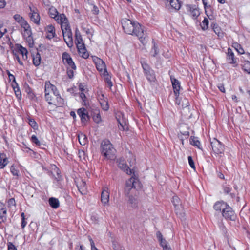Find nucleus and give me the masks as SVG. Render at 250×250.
Returning <instances> with one entry per match:
<instances>
[{
	"label": "nucleus",
	"mask_w": 250,
	"mask_h": 250,
	"mask_svg": "<svg viewBox=\"0 0 250 250\" xmlns=\"http://www.w3.org/2000/svg\"><path fill=\"white\" fill-rule=\"evenodd\" d=\"M169 3L171 7L175 10H179L181 7V3L178 0H169Z\"/></svg>",
	"instance_id": "obj_37"
},
{
	"label": "nucleus",
	"mask_w": 250,
	"mask_h": 250,
	"mask_svg": "<svg viewBox=\"0 0 250 250\" xmlns=\"http://www.w3.org/2000/svg\"><path fill=\"white\" fill-rule=\"evenodd\" d=\"M67 74L69 78L72 79L73 78L74 72L73 70L67 69Z\"/></svg>",
	"instance_id": "obj_55"
},
{
	"label": "nucleus",
	"mask_w": 250,
	"mask_h": 250,
	"mask_svg": "<svg viewBox=\"0 0 250 250\" xmlns=\"http://www.w3.org/2000/svg\"><path fill=\"white\" fill-rule=\"evenodd\" d=\"M121 23L125 33L137 37L143 45L147 42L148 37L144 33L143 27L138 22L125 18L122 19Z\"/></svg>",
	"instance_id": "obj_1"
},
{
	"label": "nucleus",
	"mask_w": 250,
	"mask_h": 250,
	"mask_svg": "<svg viewBox=\"0 0 250 250\" xmlns=\"http://www.w3.org/2000/svg\"><path fill=\"white\" fill-rule=\"evenodd\" d=\"M185 6L187 11L193 19H196L199 17L200 13L195 5L186 4Z\"/></svg>",
	"instance_id": "obj_10"
},
{
	"label": "nucleus",
	"mask_w": 250,
	"mask_h": 250,
	"mask_svg": "<svg viewBox=\"0 0 250 250\" xmlns=\"http://www.w3.org/2000/svg\"><path fill=\"white\" fill-rule=\"evenodd\" d=\"M8 77L10 81H12L11 83H17L16 82L15 78L13 75L9 74Z\"/></svg>",
	"instance_id": "obj_62"
},
{
	"label": "nucleus",
	"mask_w": 250,
	"mask_h": 250,
	"mask_svg": "<svg viewBox=\"0 0 250 250\" xmlns=\"http://www.w3.org/2000/svg\"><path fill=\"white\" fill-rule=\"evenodd\" d=\"M80 97L82 99L83 102L84 103V104H85V103L86 97L85 94L83 92H81L80 94Z\"/></svg>",
	"instance_id": "obj_59"
},
{
	"label": "nucleus",
	"mask_w": 250,
	"mask_h": 250,
	"mask_svg": "<svg viewBox=\"0 0 250 250\" xmlns=\"http://www.w3.org/2000/svg\"><path fill=\"white\" fill-rule=\"evenodd\" d=\"M7 29L1 26L0 27V38H1L3 37V36L7 32Z\"/></svg>",
	"instance_id": "obj_54"
},
{
	"label": "nucleus",
	"mask_w": 250,
	"mask_h": 250,
	"mask_svg": "<svg viewBox=\"0 0 250 250\" xmlns=\"http://www.w3.org/2000/svg\"><path fill=\"white\" fill-rule=\"evenodd\" d=\"M93 120L95 122L97 123H99L101 122V116L100 115L99 113H98L97 114L95 113V115L93 116Z\"/></svg>",
	"instance_id": "obj_47"
},
{
	"label": "nucleus",
	"mask_w": 250,
	"mask_h": 250,
	"mask_svg": "<svg viewBox=\"0 0 250 250\" xmlns=\"http://www.w3.org/2000/svg\"><path fill=\"white\" fill-rule=\"evenodd\" d=\"M89 240L90 242L91 250H99L95 246L94 242L90 236L88 237Z\"/></svg>",
	"instance_id": "obj_51"
},
{
	"label": "nucleus",
	"mask_w": 250,
	"mask_h": 250,
	"mask_svg": "<svg viewBox=\"0 0 250 250\" xmlns=\"http://www.w3.org/2000/svg\"><path fill=\"white\" fill-rule=\"evenodd\" d=\"M170 80L172 83L174 93L177 98L179 95V91L180 89V83L179 81L175 78L170 76Z\"/></svg>",
	"instance_id": "obj_15"
},
{
	"label": "nucleus",
	"mask_w": 250,
	"mask_h": 250,
	"mask_svg": "<svg viewBox=\"0 0 250 250\" xmlns=\"http://www.w3.org/2000/svg\"><path fill=\"white\" fill-rule=\"evenodd\" d=\"M78 52L80 56L84 59H86L89 56L88 52L87 51L84 43L80 44H76Z\"/></svg>",
	"instance_id": "obj_17"
},
{
	"label": "nucleus",
	"mask_w": 250,
	"mask_h": 250,
	"mask_svg": "<svg viewBox=\"0 0 250 250\" xmlns=\"http://www.w3.org/2000/svg\"><path fill=\"white\" fill-rule=\"evenodd\" d=\"M7 210L5 208L4 205L0 202V223H3L6 221L7 219Z\"/></svg>",
	"instance_id": "obj_19"
},
{
	"label": "nucleus",
	"mask_w": 250,
	"mask_h": 250,
	"mask_svg": "<svg viewBox=\"0 0 250 250\" xmlns=\"http://www.w3.org/2000/svg\"><path fill=\"white\" fill-rule=\"evenodd\" d=\"M226 59L228 62L233 64L234 66L237 65V59L235 57L232 50L229 47L228 49Z\"/></svg>",
	"instance_id": "obj_13"
},
{
	"label": "nucleus",
	"mask_w": 250,
	"mask_h": 250,
	"mask_svg": "<svg viewBox=\"0 0 250 250\" xmlns=\"http://www.w3.org/2000/svg\"><path fill=\"white\" fill-rule=\"evenodd\" d=\"M48 175L54 179V183L55 184L56 187L62 188V185L60 182L62 181V178L61 175H60L59 169L56 165L53 164L50 165L49 170H48Z\"/></svg>",
	"instance_id": "obj_2"
},
{
	"label": "nucleus",
	"mask_w": 250,
	"mask_h": 250,
	"mask_svg": "<svg viewBox=\"0 0 250 250\" xmlns=\"http://www.w3.org/2000/svg\"><path fill=\"white\" fill-rule=\"evenodd\" d=\"M188 163L190 167L193 169H195V166L194 162L193 160L192 157L191 156L188 157Z\"/></svg>",
	"instance_id": "obj_48"
},
{
	"label": "nucleus",
	"mask_w": 250,
	"mask_h": 250,
	"mask_svg": "<svg viewBox=\"0 0 250 250\" xmlns=\"http://www.w3.org/2000/svg\"><path fill=\"white\" fill-rule=\"evenodd\" d=\"M14 19L18 22L21 26L22 25V22H26V21L23 19V18L19 14H16L14 16Z\"/></svg>",
	"instance_id": "obj_43"
},
{
	"label": "nucleus",
	"mask_w": 250,
	"mask_h": 250,
	"mask_svg": "<svg viewBox=\"0 0 250 250\" xmlns=\"http://www.w3.org/2000/svg\"><path fill=\"white\" fill-rule=\"evenodd\" d=\"M218 87L219 89L220 90V91H221L223 93L225 92V87H224L223 84H220Z\"/></svg>",
	"instance_id": "obj_64"
},
{
	"label": "nucleus",
	"mask_w": 250,
	"mask_h": 250,
	"mask_svg": "<svg viewBox=\"0 0 250 250\" xmlns=\"http://www.w3.org/2000/svg\"><path fill=\"white\" fill-rule=\"evenodd\" d=\"M75 32L76 44H80L82 43H84L81 34L77 28H76Z\"/></svg>",
	"instance_id": "obj_29"
},
{
	"label": "nucleus",
	"mask_w": 250,
	"mask_h": 250,
	"mask_svg": "<svg viewBox=\"0 0 250 250\" xmlns=\"http://www.w3.org/2000/svg\"><path fill=\"white\" fill-rule=\"evenodd\" d=\"M223 191L226 194H230V196L231 198H234L235 197V194L234 193H232L231 191L232 190V188L228 186H223Z\"/></svg>",
	"instance_id": "obj_40"
},
{
	"label": "nucleus",
	"mask_w": 250,
	"mask_h": 250,
	"mask_svg": "<svg viewBox=\"0 0 250 250\" xmlns=\"http://www.w3.org/2000/svg\"><path fill=\"white\" fill-rule=\"evenodd\" d=\"M233 46L235 47V49L237 51L239 54H243L244 53V49L242 48L239 44L236 43L234 44Z\"/></svg>",
	"instance_id": "obj_45"
},
{
	"label": "nucleus",
	"mask_w": 250,
	"mask_h": 250,
	"mask_svg": "<svg viewBox=\"0 0 250 250\" xmlns=\"http://www.w3.org/2000/svg\"><path fill=\"white\" fill-rule=\"evenodd\" d=\"M214 33L218 35V37H222L223 35V33L221 31V29L220 27H217V28H214V30H213Z\"/></svg>",
	"instance_id": "obj_50"
},
{
	"label": "nucleus",
	"mask_w": 250,
	"mask_h": 250,
	"mask_svg": "<svg viewBox=\"0 0 250 250\" xmlns=\"http://www.w3.org/2000/svg\"><path fill=\"white\" fill-rule=\"evenodd\" d=\"M10 172L13 176L18 177L19 176V171L14 166H12L10 167Z\"/></svg>",
	"instance_id": "obj_44"
},
{
	"label": "nucleus",
	"mask_w": 250,
	"mask_h": 250,
	"mask_svg": "<svg viewBox=\"0 0 250 250\" xmlns=\"http://www.w3.org/2000/svg\"><path fill=\"white\" fill-rule=\"evenodd\" d=\"M31 141L33 143H35L37 146L40 145V142L37 138L36 135H33L31 137Z\"/></svg>",
	"instance_id": "obj_49"
},
{
	"label": "nucleus",
	"mask_w": 250,
	"mask_h": 250,
	"mask_svg": "<svg viewBox=\"0 0 250 250\" xmlns=\"http://www.w3.org/2000/svg\"><path fill=\"white\" fill-rule=\"evenodd\" d=\"M17 54L22 56V59L23 60H26L27 59L28 51L26 48L23 47L21 45L19 44L17 45Z\"/></svg>",
	"instance_id": "obj_20"
},
{
	"label": "nucleus",
	"mask_w": 250,
	"mask_h": 250,
	"mask_svg": "<svg viewBox=\"0 0 250 250\" xmlns=\"http://www.w3.org/2000/svg\"><path fill=\"white\" fill-rule=\"evenodd\" d=\"M77 113L81 118L82 123L86 122L89 119V116L84 108H81L77 111Z\"/></svg>",
	"instance_id": "obj_18"
},
{
	"label": "nucleus",
	"mask_w": 250,
	"mask_h": 250,
	"mask_svg": "<svg viewBox=\"0 0 250 250\" xmlns=\"http://www.w3.org/2000/svg\"><path fill=\"white\" fill-rule=\"evenodd\" d=\"M50 206L54 209L58 208L60 206V202L58 199L55 197H50L48 200Z\"/></svg>",
	"instance_id": "obj_27"
},
{
	"label": "nucleus",
	"mask_w": 250,
	"mask_h": 250,
	"mask_svg": "<svg viewBox=\"0 0 250 250\" xmlns=\"http://www.w3.org/2000/svg\"><path fill=\"white\" fill-rule=\"evenodd\" d=\"M101 202L105 205L109 202V192L107 188H104L101 193Z\"/></svg>",
	"instance_id": "obj_21"
},
{
	"label": "nucleus",
	"mask_w": 250,
	"mask_h": 250,
	"mask_svg": "<svg viewBox=\"0 0 250 250\" xmlns=\"http://www.w3.org/2000/svg\"><path fill=\"white\" fill-rule=\"evenodd\" d=\"M28 123L34 129H37L38 128V125L35 121L30 118H28Z\"/></svg>",
	"instance_id": "obj_42"
},
{
	"label": "nucleus",
	"mask_w": 250,
	"mask_h": 250,
	"mask_svg": "<svg viewBox=\"0 0 250 250\" xmlns=\"http://www.w3.org/2000/svg\"><path fill=\"white\" fill-rule=\"evenodd\" d=\"M159 241L160 242L161 245L163 248L164 247H168L167 245V241L165 239H163Z\"/></svg>",
	"instance_id": "obj_61"
},
{
	"label": "nucleus",
	"mask_w": 250,
	"mask_h": 250,
	"mask_svg": "<svg viewBox=\"0 0 250 250\" xmlns=\"http://www.w3.org/2000/svg\"><path fill=\"white\" fill-rule=\"evenodd\" d=\"M180 202V199L177 196H174L172 198V203L174 206H178Z\"/></svg>",
	"instance_id": "obj_52"
},
{
	"label": "nucleus",
	"mask_w": 250,
	"mask_h": 250,
	"mask_svg": "<svg viewBox=\"0 0 250 250\" xmlns=\"http://www.w3.org/2000/svg\"><path fill=\"white\" fill-rule=\"evenodd\" d=\"M227 205V203L223 201H217L214 204L213 208L216 211L222 212V211L224 210V208L225 209Z\"/></svg>",
	"instance_id": "obj_24"
},
{
	"label": "nucleus",
	"mask_w": 250,
	"mask_h": 250,
	"mask_svg": "<svg viewBox=\"0 0 250 250\" xmlns=\"http://www.w3.org/2000/svg\"><path fill=\"white\" fill-rule=\"evenodd\" d=\"M48 13L49 14L51 18L54 19L56 21H57L61 16V14H59L57 10L54 7L51 6L48 10Z\"/></svg>",
	"instance_id": "obj_22"
},
{
	"label": "nucleus",
	"mask_w": 250,
	"mask_h": 250,
	"mask_svg": "<svg viewBox=\"0 0 250 250\" xmlns=\"http://www.w3.org/2000/svg\"><path fill=\"white\" fill-rule=\"evenodd\" d=\"M8 204L9 206H14L15 205V201L14 198L9 199Z\"/></svg>",
	"instance_id": "obj_60"
},
{
	"label": "nucleus",
	"mask_w": 250,
	"mask_h": 250,
	"mask_svg": "<svg viewBox=\"0 0 250 250\" xmlns=\"http://www.w3.org/2000/svg\"><path fill=\"white\" fill-rule=\"evenodd\" d=\"M137 179L131 177L126 182L125 187V195L128 196L130 193V190L133 188H136L135 184L137 183Z\"/></svg>",
	"instance_id": "obj_9"
},
{
	"label": "nucleus",
	"mask_w": 250,
	"mask_h": 250,
	"mask_svg": "<svg viewBox=\"0 0 250 250\" xmlns=\"http://www.w3.org/2000/svg\"><path fill=\"white\" fill-rule=\"evenodd\" d=\"M190 142L193 146L197 147L199 149H202L200 147V142L197 139V138L191 136L190 139Z\"/></svg>",
	"instance_id": "obj_38"
},
{
	"label": "nucleus",
	"mask_w": 250,
	"mask_h": 250,
	"mask_svg": "<svg viewBox=\"0 0 250 250\" xmlns=\"http://www.w3.org/2000/svg\"><path fill=\"white\" fill-rule=\"evenodd\" d=\"M21 217L22 218L21 227L23 229L27 224V222L25 221V215L23 212L21 214Z\"/></svg>",
	"instance_id": "obj_53"
},
{
	"label": "nucleus",
	"mask_w": 250,
	"mask_h": 250,
	"mask_svg": "<svg viewBox=\"0 0 250 250\" xmlns=\"http://www.w3.org/2000/svg\"><path fill=\"white\" fill-rule=\"evenodd\" d=\"M79 88L80 90L82 92H83L85 91V85L84 83H80L79 85Z\"/></svg>",
	"instance_id": "obj_57"
},
{
	"label": "nucleus",
	"mask_w": 250,
	"mask_h": 250,
	"mask_svg": "<svg viewBox=\"0 0 250 250\" xmlns=\"http://www.w3.org/2000/svg\"><path fill=\"white\" fill-rule=\"evenodd\" d=\"M21 27L22 29V34L29 46L32 47L34 45V40L32 37L31 28L27 21L22 22Z\"/></svg>",
	"instance_id": "obj_3"
},
{
	"label": "nucleus",
	"mask_w": 250,
	"mask_h": 250,
	"mask_svg": "<svg viewBox=\"0 0 250 250\" xmlns=\"http://www.w3.org/2000/svg\"><path fill=\"white\" fill-rule=\"evenodd\" d=\"M118 167L125 172L127 174L132 173V170L125 164L124 159L120 158L117 160Z\"/></svg>",
	"instance_id": "obj_16"
},
{
	"label": "nucleus",
	"mask_w": 250,
	"mask_h": 250,
	"mask_svg": "<svg viewBox=\"0 0 250 250\" xmlns=\"http://www.w3.org/2000/svg\"><path fill=\"white\" fill-rule=\"evenodd\" d=\"M141 63L145 75L152 70L145 61H141Z\"/></svg>",
	"instance_id": "obj_34"
},
{
	"label": "nucleus",
	"mask_w": 250,
	"mask_h": 250,
	"mask_svg": "<svg viewBox=\"0 0 250 250\" xmlns=\"http://www.w3.org/2000/svg\"><path fill=\"white\" fill-rule=\"evenodd\" d=\"M79 142L81 145L84 146L86 144L87 140L86 135L81 133L78 136Z\"/></svg>",
	"instance_id": "obj_35"
},
{
	"label": "nucleus",
	"mask_w": 250,
	"mask_h": 250,
	"mask_svg": "<svg viewBox=\"0 0 250 250\" xmlns=\"http://www.w3.org/2000/svg\"><path fill=\"white\" fill-rule=\"evenodd\" d=\"M93 61L95 63L97 70L100 72L104 71V72H107L106 69V65L104 62L101 59L95 57Z\"/></svg>",
	"instance_id": "obj_14"
},
{
	"label": "nucleus",
	"mask_w": 250,
	"mask_h": 250,
	"mask_svg": "<svg viewBox=\"0 0 250 250\" xmlns=\"http://www.w3.org/2000/svg\"><path fill=\"white\" fill-rule=\"evenodd\" d=\"M0 168H4L8 163L7 158L4 153H0Z\"/></svg>",
	"instance_id": "obj_31"
},
{
	"label": "nucleus",
	"mask_w": 250,
	"mask_h": 250,
	"mask_svg": "<svg viewBox=\"0 0 250 250\" xmlns=\"http://www.w3.org/2000/svg\"><path fill=\"white\" fill-rule=\"evenodd\" d=\"M6 5L5 0H0V8H3Z\"/></svg>",
	"instance_id": "obj_63"
},
{
	"label": "nucleus",
	"mask_w": 250,
	"mask_h": 250,
	"mask_svg": "<svg viewBox=\"0 0 250 250\" xmlns=\"http://www.w3.org/2000/svg\"><path fill=\"white\" fill-rule=\"evenodd\" d=\"M41 56L40 54L38 52L33 56V64L37 66L41 63Z\"/></svg>",
	"instance_id": "obj_36"
},
{
	"label": "nucleus",
	"mask_w": 250,
	"mask_h": 250,
	"mask_svg": "<svg viewBox=\"0 0 250 250\" xmlns=\"http://www.w3.org/2000/svg\"><path fill=\"white\" fill-rule=\"evenodd\" d=\"M222 216L227 220L234 221L236 218V215L232 208L228 204L225 209L222 211Z\"/></svg>",
	"instance_id": "obj_7"
},
{
	"label": "nucleus",
	"mask_w": 250,
	"mask_h": 250,
	"mask_svg": "<svg viewBox=\"0 0 250 250\" xmlns=\"http://www.w3.org/2000/svg\"><path fill=\"white\" fill-rule=\"evenodd\" d=\"M77 187L82 194H85L86 193V182L83 180L78 182Z\"/></svg>",
	"instance_id": "obj_23"
},
{
	"label": "nucleus",
	"mask_w": 250,
	"mask_h": 250,
	"mask_svg": "<svg viewBox=\"0 0 250 250\" xmlns=\"http://www.w3.org/2000/svg\"><path fill=\"white\" fill-rule=\"evenodd\" d=\"M153 46L150 51L152 56L155 57L159 53V48L154 40L152 41Z\"/></svg>",
	"instance_id": "obj_30"
},
{
	"label": "nucleus",
	"mask_w": 250,
	"mask_h": 250,
	"mask_svg": "<svg viewBox=\"0 0 250 250\" xmlns=\"http://www.w3.org/2000/svg\"><path fill=\"white\" fill-rule=\"evenodd\" d=\"M31 13H30V17L31 20L36 24H38L40 22V17L39 14L36 12L34 10H32L31 7H30Z\"/></svg>",
	"instance_id": "obj_25"
},
{
	"label": "nucleus",
	"mask_w": 250,
	"mask_h": 250,
	"mask_svg": "<svg viewBox=\"0 0 250 250\" xmlns=\"http://www.w3.org/2000/svg\"><path fill=\"white\" fill-rule=\"evenodd\" d=\"M145 76L147 80L150 82H154L156 80L155 72L153 69L145 74Z\"/></svg>",
	"instance_id": "obj_33"
},
{
	"label": "nucleus",
	"mask_w": 250,
	"mask_h": 250,
	"mask_svg": "<svg viewBox=\"0 0 250 250\" xmlns=\"http://www.w3.org/2000/svg\"><path fill=\"white\" fill-rule=\"evenodd\" d=\"M207 0H202L206 13H207V9L210 8L211 7L210 5H208Z\"/></svg>",
	"instance_id": "obj_58"
},
{
	"label": "nucleus",
	"mask_w": 250,
	"mask_h": 250,
	"mask_svg": "<svg viewBox=\"0 0 250 250\" xmlns=\"http://www.w3.org/2000/svg\"><path fill=\"white\" fill-rule=\"evenodd\" d=\"M242 69L248 74H250V62L246 61L242 65Z\"/></svg>",
	"instance_id": "obj_39"
},
{
	"label": "nucleus",
	"mask_w": 250,
	"mask_h": 250,
	"mask_svg": "<svg viewBox=\"0 0 250 250\" xmlns=\"http://www.w3.org/2000/svg\"><path fill=\"white\" fill-rule=\"evenodd\" d=\"M208 20L207 18H205L202 21L201 27L203 30H205L208 29Z\"/></svg>",
	"instance_id": "obj_46"
},
{
	"label": "nucleus",
	"mask_w": 250,
	"mask_h": 250,
	"mask_svg": "<svg viewBox=\"0 0 250 250\" xmlns=\"http://www.w3.org/2000/svg\"><path fill=\"white\" fill-rule=\"evenodd\" d=\"M48 83H49V84H48V89H49V92L48 93V96L52 94L55 97L56 100H61L62 98L56 87L51 84L49 81H48ZM51 97L52 96H50V97L48 96V103L49 104H53L52 98H51Z\"/></svg>",
	"instance_id": "obj_6"
},
{
	"label": "nucleus",
	"mask_w": 250,
	"mask_h": 250,
	"mask_svg": "<svg viewBox=\"0 0 250 250\" xmlns=\"http://www.w3.org/2000/svg\"><path fill=\"white\" fill-rule=\"evenodd\" d=\"M128 202L132 208L137 207V200L132 196H129Z\"/></svg>",
	"instance_id": "obj_41"
},
{
	"label": "nucleus",
	"mask_w": 250,
	"mask_h": 250,
	"mask_svg": "<svg viewBox=\"0 0 250 250\" xmlns=\"http://www.w3.org/2000/svg\"><path fill=\"white\" fill-rule=\"evenodd\" d=\"M99 101L102 109L104 111H107L109 109L108 101L104 99V95L103 94L101 95V97L99 98Z\"/></svg>",
	"instance_id": "obj_26"
},
{
	"label": "nucleus",
	"mask_w": 250,
	"mask_h": 250,
	"mask_svg": "<svg viewBox=\"0 0 250 250\" xmlns=\"http://www.w3.org/2000/svg\"><path fill=\"white\" fill-rule=\"evenodd\" d=\"M56 33L54 27L52 25H48V39L55 38Z\"/></svg>",
	"instance_id": "obj_32"
},
{
	"label": "nucleus",
	"mask_w": 250,
	"mask_h": 250,
	"mask_svg": "<svg viewBox=\"0 0 250 250\" xmlns=\"http://www.w3.org/2000/svg\"><path fill=\"white\" fill-rule=\"evenodd\" d=\"M61 24L62 32L71 30L68 20L64 14H61L59 20L57 21Z\"/></svg>",
	"instance_id": "obj_8"
},
{
	"label": "nucleus",
	"mask_w": 250,
	"mask_h": 250,
	"mask_svg": "<svg viewBox=\"0 0 250 250\" xmlns=\"http://www.w3.org/2000/svg\"><path fill=\"white\" fill-rule=\"evenodd\" d=\"M102 154L107 158L111 159L114 154L115 149L109 140L102 141L101 145Z\"/></svg>",
	"instance_id": "obj_4"
},
{
	"label": "nucleus",
	"mask_w": 250,
	"mask_h": 250,
	"mask_svg": "<svg viewBox=\"0 0 250 250\" xmlns=\"http://www.w3.org/2000/svg\"><path fill=\"white\" fill-rule=\"evenodd\" d=\"M11 86L12 87L14 92L15 93L16 97L19 99L21 100V94L20 88L18 86L17 83H11Z\"/></svg>",
	"instance_id": "obj_28"
},
{
	"label": "nucleus",
	"mask_w": 250,
	"mask_h": 250,
	"mask_svg": "<svg viewBox=\"0 0 250 250\" xmlns=\"http://www.w3.org/2000/svg\"><path fill=\"white\" fill-rule=\"evenodd\" d=\"M8 250H17L15 246L11 242L8 243Z\"/></svg>",
	"instance_id": "obj_56"
},
{
	"label": "nucleus",
	"mask_w": 250,
	"mask_h": 250,
	"mask_svg": "<svg viewBox=\"0 0 250 250\" xmlns=\"http://www.w3.org/2000/svg\"><path fill=\"white\" fill-rule=\"evenodd\" d=\"M62 35L64 41L68 47H71L73 45L72 32L71 30L62 32Z\"/></svg>",
	"instance_id": "obj_12"
},
{
	"label": "nucleus",
	"mask_w": 250,
	"mask_h": 250,
	"mask_svg": "<svg viewBox=\"0 0 250 250\" xmlns=\"http://www.w3.org/2000/svg\"><path fill=\"white\" fill-rule=\"evenodd\" d=\"M62 59L64 64H67L73 70L76 69V66L70 55L67 52H64L62 55Z\"/></svg>",
	"instance_id": "obj_11"
},
{
	"label": "nucleus",
	"mask_w": 250,
	"mask_h": 250,
	"mask_svg": "<svg viewBox=\"0 0 250 250\" xmlns=\"http://www.w3.org/2000/svg\"><path fill=\"white\" fill-rule=\"evenodd\" d=\"M210 145L213 152L215 155L222 154L224 152V146L223 144L216 138H213L210 141Z\"/></svg>",
	"instance_id": "obj_5"
}]
</instances>
